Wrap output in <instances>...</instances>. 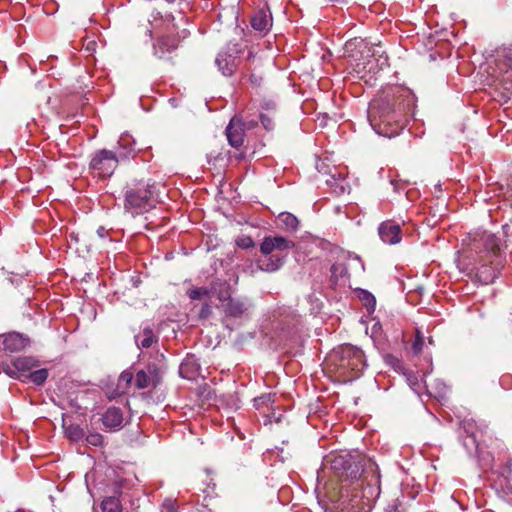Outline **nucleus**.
I'll return each instance as SVG.
<instances>
[{
	"label": "nucleus",
	"mask_w": 512,
	"mask_h": 512,
	"mask_svg": "<svg viewBox=\"0 0 512 512\" xmlns=\"http://www.w3.org/2000/svg\"><path fill=\"white\" fill-rule=\"evenodd\" d=\"M330 272V280L333 284H338L340 281L346 282L349 280L348 266L344 263H334L331 266Z\"/></svg>",
	"instance_id": "nucleus-24"
},
{
	"label": "nucleus",
	"mask_w": 512,
	"mask_h": 512,
	"mask_svg": "<svg viewBox=\"0 0 512 512\" xmlns=\"http://www.w3.org/2000/svg\"><path fill=\"white\" fill-rule=\"evenodd\" d=\"M250 23L255 31L265 35L272 27V16L267 11L260 9L254 13Z\"/></svg>",
	"instance_id": "nucleus-15"
},
{
	"label": "nucleus",
	"mask_w": 512,
	"mask_h": 512,
	"mask_svg": "<svg viewBox=\"0 0 512 512\" xmlns=\"http://www.w3.org/2000/svg\"><path fill=\"white\" fill-rule=\"evenodd\" d=\"M158 338L150 326L143 327L142 331L135 335V342L138 348H150Z\"/></svg>",
	"instance_id": "nucleus-21"
},
{
	"label": "nucleus",
	"mask_w": 512,
	"mask_h": 512,
	"mask_svg": "<svg viewBox=\"0 0 512 512\" xmlns=\"http://www.w3.org/2000/svg\"><path fill=\"white\" fill-rule=\"evenodd\" d=\"M145 33H146V35H147V37H148V38H151V37H152V29H151V28H148V27H147V28H146V32H145Z\"/></svg>",
	"instance_id": "nucleus-47"
},
{
	"label": "nucleus",
	"mask_w": 512,
	"mask_h": 512,
	"mask_svg": "<svg viewBox=\"0 0 512 512\" xmlns=\"http://www.w3.org/2000/svg\"><path fill=\"white\" fill-rule=\"evenodd\" d=\"M63 428L66 436L72 441H79L83 438L84 432L79 425L70 423L68 424L65 420L63 421Z\"/></svg>",
	"instance_id": "nucleus-28"
},
{
	"label": "nucleus",
	"mask_w": 512,
	"mask_h": 512,
	"mask_svg": "<svg viewBox=\"0 0 512 512\" xmlns=\"http://www.w3.org/2000/svg\"><path fill=\"white\" fill-rule=\"evenodd\" d=\"M3 372L11 378L18 379L22 381V377L14 365V360H12L11 364H5L2 366Z\"/></svg>",
	"instance_id": "nucleus-37"
},
{
	"label": "nucleus",
	"mask_w": 512,
	"mask_h": 512,
	"mask_svg": "<svg viewBox=\"0 0 512 512\" xmlns=\"http://www.w3.org/2000/svg\"><path fill=\"white\" fill-rule=\"evenodd\" d=\"M200 366L193 357H187L180 366V374L183 378L193 379L199 373Z\"/></svg>",
	"instance_id": "nucleus-23"
},
{
	"label": "nucleus",
	"mask_w": 512,
	"mask_h": 512,
	"mask_svg": "<svg viewBox=\"0 0 512 512\" xmlns=\"http://www.w3.org/2000/svg\"><path fill=\"white\" fill-rule=\"evenodd\" d=\"M260 120H261V123L262 125L264 126V128L266 130H272L273 129V121L271 118H269L268 116L264 115V114H261L260 115Z\"/></svg>",
	"instance_id": "nucleus-41"
},
{
	"label": "nucleus",
	"mask_w": 512,
	"mask_h": 512,
	"mask_svg": "<svg viewBox=\"0 0 512 512\" xmlns=\"http://www.w3.org/2000/svg\"><path fill=\"white\" fill-rule=\"evenodd\" d=\"M165 186L154 181H133L126 187L124 208L132 215L142 214L162 201Z\"/></svg>",
	"instance_id": "nucleus-3"
},
{
	"label": "nucleus",
	"mask_w": 512,
	"mask_h": 512,
	"mask_svg": "<svg viewBox=\"0 0 512 512\" xmlns=\"http://www.w3.org/2000/svg\"><path fill=\"white\" fill-rule=\"evenodd\" d=\"M331 469L339 476L347 479H356L359 466L348 455H334L329 460Z\"/></svg>",
	"instance_id": "nucleus-7"
},
{
	"label": "nucleus",
	"mask_w": 512,
	"mask_h": 512,
	"mask_svg": "<svg viewBox=\"0 0 512 512\" xmlns=\"http://www.w3.org/2000/svg\"><path fill=\"white\" fill-rule=\"evenodd\" d=\"M215 483L213 478L210 476V473L206 471L203 475L202 486L199 487V490L205 494L206 496H211L215 489Z\"/></svg>",
	"instance_id": "nucleus-34"
},
{
	"label": "nucleus",
	"mask_w": 512,
	"mask_h": 512,
	"mask_svg": "<svg viewBox=\"0 0 512 512\" xmlns=\"http://www.w3.org/2000/svg\"><path fill=\"white\" fill-rule=\"evenodd\" d=\"M119 155L111 150L97 151L90 162V168L101 177H110L119 163Z\"/></svg>",
	"instance_id": "nucleus-4"
},
{
	"label": "nucleus",
	"mask_w": 512,
	"mask_h": 512,
	"mask_svg": "<svg viewBox=\"0 0 512 512\" xmlns=\"http://www.w3.org/2000/svg\"><path fill=\"white\" fill-rule=\"evenodd\" d=\"M161 380L160 370L155 364L147 366L146 370H139L135 375V386L138 389L155 387Z\"/></svg>",
	"instance_id": "nucleus-11"
},
{
	"label": "nucleus",
	"mask_w": 512,
	"mask_h": 512,
	"mask_svg": "<svg viewBox=\"0 0 512 512\" xmlns=\"http://www.w3.org/2000/svg\"><path fill=\"white\" fill-rule=\"evenodd\" d=\"M358 298L363 302L368 312H373L376 307L375 297L367 290L359 289L357 291Z\"/></svg>",
	"instance_id": "nucleus-33"
},
{
	"label": "nucleus",
	"mask_w": 512,
	"mask_h": 512,
	"mask_svg": "<svg viewBox=\"0 0 512 512\" xmlns=\"http://www.w3.org/2000/svg\"><path fill=\"white\" fill-rule=\"evenodd\" d=\"M177 48V42L174 38L166 36L160 38L156 44H154V55L160 59L164 58L167 53H171Z\"/></svg>",
	"instance_id": "nucleus-19"
},
{
	"label": "nucleus",
	"mask_w": 512,
	"mask_h": 512,
	"mask_svg": "<svg viewBox=\"0 0 512 512\" xmlns=\"http://www.w3.org/2000/svg\"><path fill=\"white\" fill-rule=\"evenodd\" d=\"M349 260H350L351 262H353V263L358 267V269H359L360 271H364V269H365V268H364V264H363V262L361 261V258H360L359 256H357V255L350 256Z\"/></svg>",
	"instance_id": "nucleus-42"
},
{
	"label": "nucleus",
	"mask_w": 512,
	"mask_h": 512,
	"mask_svg": "<svg viewBox=\"0 0 512 512\" xmlns=\"http://www.w3.org/2000/svg\"><path fill=\"white\" fill-rule=\"evenodd\" d=\"M378 233L384 243L397 244L401 241V228L391 221L383 222L378 228Z\"/></svg>",
	"instance_id": "nucleus-14"
},
{
	"label": "nucleus",
	"mask_w": 512,
	"mask_h": 512,
	"mask_svg": "<svg viewBox=\"0 0 512 512\" xmlns=\"http://www.w3.org/2000/svg\"><path fill=\"white\" fill-rule=\"evenodd\" d=\"M209 290L204 287L191 288L187 291V295L191 300H200L208 296Z\"/></svg>",
	"instance_id": "nucleus-36"
},
{
	"label": "nucleus",
	"mask_w": 512,
	"mask_h": 512,
	"mask_svg": "<svg viewBox=\"0 0 512 512\" xmlns=\"http://www.w3.org/2000/svg\"><path fill=\"white\" fill-rule=\"evenodd\" d=\"M421 345H422V342H421V340H420V339H418V340L414 343V345H413L414 350H415V351H420V350H421Z\"/></svg>",
	"instance_id": "nucleus-46"
},
{
	"label": "nucleus",
	"mask_w": 512,
	"mask_h": 512,
	"mask_svg": "<svg viewBox=\"0 0 512 512\" xmlns=\"http://www.w3.org/2000/svg\"><path fill=\"white\" fill-rule=\"evenodd\" d=\"M97 234L100 238H105L108 235V231L101 226L97 229Z\"/></svg>",
	"instance_id": "nucleus-45"
},
{
	"label": "nucleus",
	"mask_w": 512,
	"mask_h": 512,
	"mask_svg": "<svg viewBox=\"0 0 512 512\" xmlns=\"http://www.w3.org/2000/svg\"><path fill=\"white\" fill-rule=\"evenodd\" d=\"M0 344L4 351L16 353L28 347L30 345V339L22 333L9 332L7 334L0 335Z\"/></svg>",
	"instance_id": "nucleus-10"
},
{
	"label": "nucleus",
	"mask_w": 512,
	"mask_h": 512,
	"mask_svg": "<svg viewBox=\"0 0 512 512\" xmlns=\"http://www.w3.org/2000/svg\"><path fill=\"white\" fill-rule=\"evenodd\" d=\"M245 124L239 117H233L226 128V136L229 144L234 148H239L244 142Z\"/></svg>",
	"instance_id": "nucleus-12"
},
{
	"label": "nucleus",
	"mask_w": 512,
	"mask_h": 512,
	"mask_svg": "<svg viewBox=\"0 0 512 512\" xmlns=\"http://www.w3.org/2000/svg\"><path fill=\"white\" fill-rule=\"evenodd\" d=\"M161 512H178L176 500L165 499L161 505Z\"/></svg>",
	"instance_id": "nucleus-40"
},
{
	"label": "nucleus",
	"mask_w": 512,
	"mask_h": 512,
	"mask_svg": "<svg viewBox=\"0 0 512 512\" xmlns=\"http://www.w3.org/2000/svg\"><path fill=\"white\" fill-rule=\"evenodd\" d=\"M477 276L482 283L489 284L494 281L497 276V272L496 269L483 265L478 269Z\"/></svg>",
	"instance_id": "nucleus-30"
},
{
	"label": "nucleus",
	"mask_w": 512,
	"mask_h": 512,
	"mask_svg": "<svg viewBox=\"0 0 512 512\" xmlns=\"http://www.w3.org/2000/svg\"><path fill=\"white\" fill-rule=\"evenodd\" d=\"M295 243L283 236H265L260 244V252L263 255H270L274 251L286 254L293 249Z\"/></svg>",
	"instance_id": "nucleus-8"
},
{
	"label": "nucleus",
	"mask_w": 512,
	"mask_h": 512,
	"mask_svg": "<svg viewBox=\"0 0 512 512\" xmlns=\"http://www.w3.org/2000/svg\"><path fill=\"white\" fill-rule=\"evenodd\" d=\"M242 52L243 49L240 44L232 41L228 42L225 48L218 53L215 59V64L217 65L218 70L224 76H232L237 68L236 56Z\"/></svg>",
	"instance_id": "nucleus-5"
},
{
	"label": "nucleus",
	"mask_w": 512,
	"mask_h": 512,
	"mask_svg": "<svg viewBox=\"0 0 512 512\" xmlns=\"http://www.w3.org/2000/svg\"><path fill=\"white\" fill-rule=\"evenodd\" d=\"M168 3H173L175 0H166Z\"/></svg>",
	"instance_id": "nucleus-49"
},
{
	"label": "nucleus",
	"mask_w": 512,
	"mask_h": 512,
	"mask_svg": "<svg viewBox=\"0 0 512 512\" xmlns=\"http://www.w3.org/2000/svg\"><path fill=\"white\" fill-rule=\"evenodd\" d=\"M246 61H247L246 68H247V70L251 71V74H250L251 83L255 86H259L262 81V75H260V74L257 75L254 72V70H256L257 67L261 65V60L259 58H257V55L252 48L248 51Z\"/></svg>",
	"instance_id": "nucleus-20"
},
{
	"label": "nucleus",
	"mask_w": 512,
	"mask_h": 512,
	"mask_svg": "<svg viewBox=\"0 0 512 512\" xmlns=\"http://www.w3.org/2000/svg\"><path fill=\"white\" fill-rule=\"evenodd\" d=\"M285 255L280 254H270L266 255L267 257L264 259H258L255 264L251 263L250 275H254L258 271H263L267 273H273L278 271L285 263Z\"/></svg>",
	"instance_id": "nucleus-9"
},
{
	"label": "nucleus",
	"mask_w": 512,
	"mask_h": 512,
	"mask_svg": "<svg viewBox=\"0 0 512 512\" xmlns=\"http://www.w3.org/2000/svg\"><path fill=\"white\" fill-rule=\"evenodd\" d=\"M135 141L129 134H123L118 140L117 151L120 158L129 157L134 149Z\"/></svg>",
	"instance_id": "nucleus-22"
},
{
	"label": "nucleus",
	"mask_w": 512,
	"mask_h": 512,
	"mask_svg": "<svg viewBox=\"0 0 512 512\" xmlns=\"http://www.w3.org/2000/svg\"><path fill=\"white\" fill-rule=\"evenodd\" d=\"M236 244L242 249H250L255 246L253 239L250 236H241L236 239Z\"/></svg>",
	"instance_id": "nucleus-38"
},
{
	"label": "nucleus",
	"mask_w": 512,
	"mask_h": 512,
	"mask_svg": "<svg viewBox=\"0 0 512 512\" xmlns=\"http://www.w3.org/2000/svg\"><path fill=\"white\" fill-rule=\"evenodd\" d=\"M254 125H255V123H254V122H251V123H249V126H248V127H249V128H251V127H253Z\"/></svg>",
	"instance_id": "nucleus-48"
},
{
	"label": "nucleus",
	"mask_w": 512,
	"mask_h": 512,
	"mask_svg": "<svg viewBox=\"0 0 512 512\" xmlns=\"http://www.w3.org/2000/svg\"><path fill=\"white\" fill-rule=\"evenodd\" d=\"M247 310V306L244 302L234 299H229L225 305V313L232 317H240Z\"/></svg>",
	"instance_id": "nucleus-25"
},
{
	"label": "nucleus",
	"mask_w": 512,
	"mask_h": 512,
	"mask_svg": "<svg viewBox=\"0 0 512 512\" xmlns=\"http://www.w3.org/2000/svg\"><path fill=\"white\" fill-rule=\"evenodd\" d=\"M481 241L483 242L485 250L489 252L495 254L496 251L499 249V239L491 233H483L481 236Z\"/></svg>",
	"instance_id": "nucleus-32"
},
{
	"label": "nucleus",
	"mask_w": 512,
	"mask_h": 512,
	"mask_svg": "<svg viewBox=\"0 0 512 512\" xmlns=\"http://www.w3.org/2000/svg\"><path fill=\"white\" fill-rule=\"evenodd\" d=\"M278 221L281 223V226L288 231H296L299 225L297 217L289 212L280 213Z\"/></svg>",
	"instance_id": "nucleus-27"
},
{
	"label": "nucleus",
	"mask_w": 512,
	"mask_h": 512,
	"mask_svg": "<svg viewBox=\"0 0 512 512\" xmlns=\"http://www.w3.org/2000/svg\"><path fill=\"white\" fill-rule=\"evenodd\" d=\"M210 313L211 307L208 304H204L200 311L201 317H207Z\"/></svg>",
	"instance_id": "nucleus-43"
},
{
	"label": "nucleus",
	"mask_w": 512,
	"mask_h": 512,
	"mask_svg": "<svg viewBox=\"0 0 512 512\" xmlns=\"http://www.w3.org/2000/svg\"><path fill=\"white\" fill-rule=\"evenodd\" d=\"M48 378V370L45 368L33 370L29 373L27 380H30L36 385H42Z\"/></svg>",
	"instance_id": "nucleus-35"
},
{
	"label": "nucleus",
	"mask_w": 512,
	"mask_h": 512,
	"mask_svg": "<svg viewBox=\"0 0 512 512\" xmlns=\"http://www.w3.org/2000/svg\"><path fill=\"white\" fill-rule=\"evenodd\" d=\"M212 292L221 302L228 301L231 298L230 285L227 282H215L212 285Z\"/></svg>",
	"instance_id": "nucleus-26"
},
{
	"label": "nucleus",
	"mask_w": 512,
	"mask_h": 512,
	"mask_svg": "<svg viewBox=\"0 0 512 512\" xmlns=\"http://www.w3.org/2000/svg\"><path fill=\"white\" fill-rule=\"evenodd\" d=\"M380 495V475L375 463L370 462L360 480L342 486L339 496L333 500L339 512H368Z\"/></svg>",
	"instance_id": "nucleus-1"
},
{
	"label": "nucleus",
	"mask_w": 512,
	"mask_h": 512,
	"mask_svg": "<svg viewBox=\"0 0 512 512\" xmlns=\"http://www.w3.org/2000/svg\"><path fill=\"white\" fill-rule=\"evenodd\" d=\"M134 375L131 371L125 370L123 371L119 378L117 386L114 390H107L106 395L110 399H114L126 392V390L130 387L132 381H133Z\"/></svg>",
	"instance_id": "nucleus-17"
},
{
	"label": "nucleus",
	"mask_w": 512,
	"mask_h": 512,
	"mask_svg": "<svg viewBox=\"0 0 512 512\" xmlns=\"http://www.w3.org/2000/svg\"><path fill=\"white\" fill-rule=\"evenodd\" d=\"M14 365L17 367L22 381H27V377L29 373L33 371L34 368L39 366L38 360L31 356L18 357L14 359Z\"/></svg>",
	"instance_id": "nucleus-18"
},
{
	"label": "nucleus",
	"mask_w": 512,
	"mask_h": 512,
	"mask_svg": "<svg viewBox=\"0 0 512 512\" xmlns=\"http://www.w3.org/2000/svg\"><path fill=\"white\" fill-rule=\"evenodd\" d=\"M462 428L466 434L463 439V445L468 453L472 454L478 451V433L479 429L474 420L465 419L462 421Z\"/></svg>",
	"instance_id": "nucleus-13"
},
{
	"label": "nucleus",
	"mask_w": 512,
	"mask_h": 512,
	"mask_svg": "<svg viewBox=\"0 0 512 512\" xmlns=\"http://www.w3.org/2000/svg\"><path fill=\"white\" fill-rule=\"evenodd\" d=\"M103 512H121L122 505L116 496L105 497L101 503Z\"/></svg>",
	"instance_id": "nucleus-29"
},
{
	"label": "nucleus",
	"mask_w": 512,
	"mask_h": 512,
	"mask_svg": "<svg viewBox=\"0 0 512 512\" xmlns=\"http://www.w3.org/2000/svg\"><path fill=\"white\" fill-rule=\"evenodd\" d=\"M101 420L106 428L111 430L119 429L123 423L122 411L117 407H110L102 415Z\"/></svg>",
	"instance_id": "nucleus-16"
},
{
	"label": "nucleus",
	"mask_w": 512,
	"mask_h": 512,
	"mask_svg": "<svg viewBox=\"0 0 512 512\" xmlns=\"http://www.w3.org/2000/svg\"><path fill=\"white\" fill-rule=\"evenodd\" d=\"M340 366L355 372H361L366 366L363 351L353 345L342 346L340 350Z\"/></svg>",
	"instance_id": "nucleus-6"
},
{
	"label": "nucleus",
	"mask_w": 512,
	"mask_h": 512,
	"mask_svg": "<svg viewBox=\"0 0 512 512\" xmlns=\"http://www.w3.org/2000/svg\"><path fill=\"white\" fill-rule=\"evenodd\" d=\"M86 441L88 444H90L92 446L99 447V446H102V444L104 442V438L100 433L95 432V433H90L89 435H87Z\"/></svg>",
	"instance_id": "nucleus-39"
},
{
	"label": "nucleus",
	"mask_w": 512,
	"mask_h": 512,
	"mask_svg": "<svg viewBox=\"0 0 512 512\" xmlns=\"http://www.w3.org/2000/svg\"><path fill=\"white\" fill-rule=\"evenodd\" d=\"M498 55L505 58L503 63L500 60L498 61L497 65L499 69L503 72L512 70V46L504 47L501 51L498 52Z\"/></svg>",
	"instance_id": "nucleus-31"
},
{
	"label": "nucleus",
	"mask_w": 512,
	"mask_h": 512,
	"mask_svg": "<svg viewBox=\"0 0 512 512\" xmlns=\"http://www.w3.org/2000/svg\"><path fill=\"white\" fill-rule=\"evenodd\" d=\"M399 87H391L373 98L368 108V120L373 130L391 138L403 128Z\"/></svg>",
	"instance_id": "nucleus-2"
},
{
	"label": "nucleus",
	"mask_w": 512,
	"mask_h": 512,
	"mask_svg": "<svg viewBox=\"0 0 512 512\" xmlns=\"http://www.w3.org/2000/svg\"><path fill=\"white\" fill-rule=\"evenodd\" d=\"M339 193H344L347 189V184L345 183L344 179L343 178H340L339 179Z\"/></svg>",
	"instance_id": "nucleus-44"
}]
</instances>
